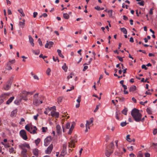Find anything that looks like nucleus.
Returning <instances> with one entry per match:
<instances>
[{
  "label": "nucleus",
  "mask_w": 157,
  "mask_h": 157,
  "mask_svg": "<svg viewBox=\"0 0 157 157\" xmlns=\"http://www.w3.org/2000/svg\"><path fill=\"white\" fill-rule=\"evenodd\" d=\"M130 135H128L126 136V140L129 142H132V140L130 138Z\"/></svg>",
  "instance_id": "e433bc0d"
},
{
  "label": "nucleus",
  "mask_w": 157,
  "mask_h": 157,
  "mask_svg": "<svg viewBox=\"0 0 157 157\" xmlns=\"http://www.w3.org/2000/svg\"><path fill=\"white\" fill-rule=\"evenodd\" d=\"M154 10V9L153 8H152L151 9H150V11H149V14L152 15L153 13V10Z\"/></svg>",
  "instance_id": "052dcab7"
},
{
  "label": "nucleus",
  "mask_w": 157,
  "mask_h": 157,
  "mask_svg": "<svg viewBox=\"0 0 157 157\" xmlns=\"http://www.w3.org/2000/svg\"><path fill=\"white\" fill-rule=\"evenodd\" d=\"M10 94L9 93L2 94L0 96V97L3 99H5L7 96H9Z\"/></svg>",
  "instance_id": "6ab92c4d"
},
{
  "label": "nucleus",
  "mask_w": 157,
  "mask_h": 157,
  "mask_svg": "<svg viewBox=\"0 0 157 157\" xmlns=\"http://www.w3.org/2000/svg\"><path fill=\"white\" fill-rule=\"evenodd\" d=\"M111 146V148L110 149H109L108 147H107L105 150V154L107 157H109L111 155V154L113 152V150L112 149V147L113 146V143H111L110 144Z\"/></svg>",
  "instance_id": "39448f33"
},
{
  "label": "nucleus",
  "mask_w": 157,
  "mask_h": 157,
  "mask_svg": "<svg viewBox=\"0 0 157 157\" xmlns=\"http://www.w3.org/2000/svg\"><path fill=\"white\" fill-rule=\"evenodd\" d=\"M132 117L135 121L137 122L141 121L143 122L144 121V118H142V115L140 112L139 110L136 108L133 109L131 113Z\"/></svg>",
  "instance_id": "f257e3e1"
},
{
  "label": "nucleus",
  "mask_w": 157,
  "mask_h": 157,
  "mask_svg": "<svg viewBox=\"0 0 157 157\" xmlns=\"http://www.w3.org/2000/svg\"><path fill=\"white\" fill-rule=\"evenodd\" d=\"M92 58H90V59H89V61L88 62V63H84V64H83V65H89L90 64L91 62L92 61Z\"/></svg>",
  "instance_id": "de8ad7c7"
},
{
  "label": "nucleus",
  "mask_w": 157,
  "mask_h": 157,
  "mask_svg": "<svg viewBox=\"0 0 157 157\" xmlns=\"http://www.w3.org/2000/svg\"><path fill=\"white\" fill-rule=\"evenodd\" d=\"M11 84L8 83L4 87V89L6 90H8L10 87Z\"/></svg>",
  "instance_id": "a878e982"
},
{
  "label": "nucleus",
  "mask_w": 157,
  "mask_h": 157,
  "mask_svg": "<svg viewBox=\"0 0 157 157\" xmlns=\"http://www.w3.org/2000/svg\"><path fill=\"white\" fill-rule=\"evenodd\" d=\"M40 58H42L43 59H44L45 58H47V56H43V55L42 54H41L39 56Z\"/></svg>",
  "instance_id": "6e6d98bb"
},
{
  "label": "nucleus",
  "mask_w": 157,
  "mask_h": 157,
  "mask_svg": "<svg viewBox=\"0 0 157 157\" xmlns=\"http://www.w3.org/2000/svg\"><path fill=\"white\" fill-rule=\"evenodd\" d=\"M33 153L34 155L37 157L39 155V150L36 148L34 149L33 150Z\"/></svg>",
  "instance_id": "a211bd4d"
},
{
  "label": "nucleus",
  "mask_w": 157,
  "mask_h": 157,
  "mask_svg": "<svg viewBox=\"0 0 157 157\" xmlns=\"http://www.w3.org/2000/svg\"><path fill=\"white\" fill-rule=\"evenodd\" d=\"M136 90V87L135 86H131L129 89L130 92H134Z\"/></svg>",
  "instance_id": "393cba45"
},
{
  "label": "nucleus",
  "mask_w": 157,
  "mask_h": 157,
  "mask_svg": "<svg viewBox=\"0 0 157 157\" xmlns=\"http://www.w3.org/2000/svg\"><path fill=\"white\" fill-rule=\"evenodd\" d=\"M30 74L33 77L34 79L37 80H39L38 76L34 74L33 72H31Z\"/></svg>",
  "instance_id": "b1692460"
},
{
  "label": "nucleus",
  "mask_w": 157,
  "mask_h": 157,
  "mask_svg": "<svg viewBox=\"0 0 157 157\" xmlns=\"http://www.w3.org/2000/svg\"><path fill=\"white\" fill-rule=\"evenodd\" d=\"M21 99H21L20 100H16L14 101V103L15 104L18 105L19 104V103L21 101Z\"/></svg>",
  "instance_id": "37998d69"
},
{
  "label": "nucleus",
  "mask_w": 157,
  "mask_h": 157,
  "mask_svg": "<svg viewBox=\"0 0 157 157\" xmlns=\"http://www.w3.org/2000/svg\"><path fill=\"white\" fill-rule=\"evenodd\" d=\"M51 115L52 117L58 118L59 116V113L58 112H56V110H52L51 112Z\"/></svg>",
  "instance_id": "ddd939ff"
},
{
  "label": "nucleus",
  "mask_w": 157,
  "mask_h": 157,
  "mask_svg": "<svg viewBox=\"0 0 157 157\" xmlns=\"http://www.w3.org/2000/svg\"><path fill=\"white\" fill-rule=\"evenodd\" d=\"M126 151V150L125 148L124 147H120L118 149V151H116L115 152V154L116 155L120 156L122 155L124 152H125Z\"/></svg>",
  "instance_id": "20e7f679"
},
{
  "label": "nucleus",
  "mask_w": 157,
  "mask_h": 157,
  "mask_svg": "<svg viewBox=\"0 0 157 157\" xmlns=\"http://www.w3.org/2000/svg\"><path fill=\"white\" fill-rule=\"evenodd\" d=\"M18 11L21 14L22 16H25V14L22 9L18 10Z\"/></svg>",
  "instance_id": "c9c22d12"
},
{
  "label": "nucleus",
  "mask_w": 157,
  "mask_h": 157,
  "mask_svg": "<svg viewBox=\"0 0 157 157\" xmlns=\"http://www.w3.org/2000/svg\"><path fill=\"white\" fill-rule=\"evenodd\" d=\"M88 66H85L83 68V71H85L86 70H87L88 68Z\"/></svg>",
  "instance_id": "0e129e2a"
},
{
  "label": "nucleus",
  "mask_w": 157,
  "mask_h": 157,
  "mask_svg": "<svg viewBox=\"0 0 157 157\" xmlns=\"http://www.w3.org/2000/svg\"><path fill=\"white\" fill-rule=\"evenodd\" d=\"M53 60L55 61V62H56V61L57 60V61L58 62H59V60L58 59V57H55L54 56L53 57Z\"/></svg>",
  "instance_id": "8fccbe9b"
},
{
  "label": "nucleus",
  "mask_w": 157,
  "mask_h": 157,
  "mask_svg": "<svg viewBox=\"0 0 157 157\" xmlns=\"http://www.w3.org/2000/svg\"><path fill=\"white\" fill-rule=\"evenodd\" d=\"M53 147V145L52 144H51L48 147L47 149L45 150V153L46 154H50L51 153V152L52 150Z\"/></svg>",
  "instance_id": "f8f14e48"
},
{
  "label": "nucleus",
  "mask_w": 157,
  "mask_h": 157,
  "mask_svg": "<svg viewBox=\"0 0 157 157\" xmlns=\"http://www.w3.org/2000/svg\"><path fill=\"white\" fill-rule=\"evenodd\" d=\"M14 99V96H12L10 98L6 101V104L7 105H9Z\"/></svg>",
  "instance_id": "aec40b11"
},
{
  "label": "nucleus",
  "mask_w": 157,
  "mask_h": 157,
  "mask_svg": "<svg viewBox=\"0 0 157 157\" xmlns=\"http://www.w3.org/2000/svg\"><path fill=\"white\" fill-rule=\"evenodd\" d=\"M57 52L59 56L63 58H64V56L61 53V51L59 49L57 50Z\"/></svg>",
  "instance_id": "bb28decb"
},
{
  "label": "nucleus",
  "mask_w": 157,
  "mask_h": 157,
  "mask_svg": "<svg viewBox=\"0 0 157 157\" xmlns=\"http://www.w3.org/2000/svg\"><path fill=\"white\" fill-rule=\"evenodd\" d=\"M70 127V124L69 123H67L65 125V127L67 129H68Z\"/></svg>",
  "instance_id": "09e8293b"
},
{
  "label": "nucleus",
  "mask_w": 157,
  "mask_h": 157,
  "mask_svg": "<svg viewBox=\"0 0 157 157\" xmlns=\"http://www.w3.org/2000/svg\"><path fill=\"white\" fill-rule=\"evenodd\" d=\"M17 109H15L13 110L11 113L10 116L11 117H15L16 115V114L17 112Z\"/></svg>",
  "instance_id": "412c9836"
},
{
  "label": "nucleus",
  "mask_w": 157,
  "mask_h": 157,
  "mask_svg": "<svg viewBox=\"0 0 157 157\" xmlns=\"http://www.w3.org/2000/svg\"><path fill=\"white\" fill-rule=\"evenodd\" d=\"M27 95H28V92L25 91H23L22 92V94L21 95V99L26 101L27 100V98L26 97Z\"/></svg>",
  "instance_id": "9d476101"
},
{
  "label": "nucleus",
  "mask_w": 157,
  "mask_h": 157,
  "mask_svg": "<svg viewBox=\"0 0 157 157\" xmlns=\"http://www.w3.org/2000/svg\"><path fill=\"white\" fill-rule=\"evenodd\" d=\"M127 109L126 108L124 109L122 111V113L125 115H126L127 114Z\"/></svg>",
  "instance_id": "4c0bfd02"
},
{
  "label": "nucleus",
  "mask_w": 157,
  "mask_h": 157,
  "mask_svg": "<svg viewBox=\"0 0 157 157\" xmlns=\"http://www.w3.org/2000/svg\"><path fill=\"white\" fill-rule=\"evenodd\" d=\"M39 116V114H37L36 115H34L33 116V118L35 121H37L38 117Z\"/></svg>",
  "instance_id": "a19ab883"
},
{
  "label": "nucleus",
  "mask_w": 157,
  "mask_h": 157,
  "mask_svg": "<svg viewBox=\"0 0 157 157\" xmlns=\"http://www.w3.org/2000/svg\"><path fill=\"white\" fill-rule=\"evenodd\" d=\"M93 118H91L90 119L89 121H86V129L85 131V132H87L88 131V130L87 129V125H89L90 126H91L93 125Z\"/></svg>",
  "instance_id": "423d86ee"
},
{
  "label": "nucleus",
  "mask_w": 157,
  "mask_h": 157,
  "mask_svg": "<svg viewBox=\"0 0 157 157\" xmlns=\"http://www.w3.org/2000/svg\"><path fill=\"white\" fill-rule=\"evenodd\" d=\"M63 97H59L57 98V102L58 104H60L62 100H63Z\"/></svg>",
  "instance_id": "72a5a7b5"
},
{
  "label": "nucleus",
  "mask_w": 157,
  "mask_h": 157,
  "mask_svg": "<svg viewBox=\"0 0 157 157\" xmlns=\"http://www.w3.org/2000/svg\"><path fill=\"white\" fill-rule=\"evenodd\" d=\"M99 106H100V105H97L96 106V108H95V109L94 110V112L95 113L98 111V109L99 108Z\"/></svg>",
  "instance_id": "864d4df0"
},
{
  "label": "nucleus",
  "mask_w": 157,
  "mask_h": 157,
  "mask_svg": "<svg viewBox=\"0 0 157 157\" xmlns=\"http://www.w3.org/2000/svg\"><path fill=\"white\" fill-rule=\"evenodd\" d=\"M15 59H13V60H10L7 63H9V64H10V63H15Z\"/></svg>",
  "instance_id": "4d7b16f0"
},
{
  "label": "nucleus",
  "mask_w": 157,
  "mask_h": 157,
  "mask_svg": "<svg viewBox=\"0 0 157 157\" xmlns=\"http://www.w3.org/2000/svg\"><path fill=\"white\" fill-rule=\"evenodd\" d=\"M121 32H122L124 34H127V31L126 29L124 28H121Z\"/></svg>",
  "instance_id": "f704fd0d"
},
{
  "label": "nucleus",
  "mask_w": 157,
  "mask_h": 157,
  "mask_svg": "<svg viewBox=\"0 0 157 157\" xmlns=\"http://www.w3.org/2000/svg\"><path fill=\"white\" fill-rule=\"evenodd\" d=\"M38 43H39V45L40 46H42V45H43L42 44V42L41 41V40H40V38H39L38 39Z\"/></svg>",
  "instance_id": "13d9d810"
},
{
  "label": "nucleus",
  "mask_w": 157,
  "mask_h": 157,
  "mask_svg": "<svg viewBox=\"0 0 157 157\" xmlns=\"http://www.w3.org/2000/svg\"><path fill=\"white\" fill-rule=\"evenodd\" d=\"M146 111L147 113L149 114H152V110L150 108H147L146 109Z\"/></svg>",
  "instance_id": "c756f323"
},
{
  "label": "nucleus",
  "mask_w": 157,
  "mask_h": 157,
  "mask_svg": "<svg viewBox=\"0 0 157 157\" xmlns=\"http://www.w3.org/2000/svg\"><path fill=\"white\" fill-rule=\"evenodd\" d=\"M49 109V110H56V107L55 106H53L52 107H51L49 108H48Z\"/></svg>",
  "instance_id": "c03bdc74"
},
{
  "label": "nucleus",
  "mask_w": 157,
  "mask_h": 157,
  "mask_svg": "<svg viewBox=\"0 0 157 157\" xmlns=\"http://www.w3.org/2000/svg\"><path fill=\"white\" fill-rule=\"evenodd\" d=\"M67 144H65L63 145V149L61 154L59 155V157H64V155L66 153L65 151L67 148Z\"/></svg>",
  "instance_id": "9b49d317"
},
{
  "label": "nucleus",
  "mask_w": 157,
  "mask_h": 157,
  "mask_svg": "<svg viewBox=\"0 0 157 157\" xmlns=\"http://www.w3.org/2000/svg\"><path fill=\"white\" fill-rule=\"evenodd\" d=\"M40 141V139L39 138H38L35 141V144L36 145H37L39 143Z\"/></svg>",
  "instance_id": "ea45409f"
},
{
  "label": "nucleus",
  "mask_w": 157,
  "mask_h": 157,
  "mask_svg": "<svg viewBox=\"0 0 157 157\" xmlns=\"http://www.w3.org/2000/svg\"><path fill=\"white\" fill-rule=\"evenodd\" d=\"M14 151V148L13 147H12L10 148L9 150V151L10 153H11L13 152Z\"/></svg>",
  "instance_id": "bf43d9fd"
},
{
  "label": "nucleus",
  "mask_w": 157,
  "mask_h": 157,
  "mask_svg": "<svg viewBox=\"0 0 157 157\" xmlns=\"http://www.w3.org/2000/svg\"><path fill=\"white\" fill-rule=\"evenodd\" d=\"M63 17L65 19H68L69 18V16L67 13H64L63 14Z\"/></svg>",
  "instance_id": "473e14b6"
},
{
  "label": "nucleus",
  "mask_w": 157,
  "mask_h": 157,
  "mask_svg": "<svg viewBox=\"0 0 157 157\" xmlns=\"http://www.w3.org/2000/svg\"><path fill=\"white\" fill-rule=\"evenodd\" d=\"M157 133V129H154L153 131V134L154 135H155Z\"/></svg>",
  "instance_id": "774afa93"
},
{
  "label": "nucleus",
  "mask_w": 157,
  "mask_h": 157,
  "mask_svg": "<svg viewBox=\"0 0 157 157\" xmlns=\"http://www.w3.org/2000/svg\"><path fill=\"white\" fill-rule=\"evenodd\" d=\"M20 134L21 137L25 140H27L28 137L26 132L25 130H21L20 132Z\"/></svg>",
  "instance_id": "0eeeda50"
},
{
  "label": "nucleus",
  "mask_w": 157,
  "mask_h": 157,
  "mask_svg": "<svg viewBox=\"0 0 157 157\" xmlns=\"http://www.w3.org/2000/svg\"><path fill=\"white\" fill-rule=\"evenodd\" d=\"M62 68L65 72L67 71V67L66 66V63H64L62 67Z\"/></svg>",
  "instance_id": "cd10ccee"
},
{
  "label": "nucleus",
  "mask_w": 157,
  "mask_h": 157,
  "mask_svg": "<svg viewBox=\"0 0 157 157\" xmlns=\"http://www.w3.org/2000/svg\"><path fill=\"white\" fill-rule=\"evenodd\" d=\"M94 8L98 10H101V9L100 7L98 6H97L96 7H95Z\"/></svg>",
  "instance_id": "680f3d73"
},
{
  "label": "nucleus",
  "mask_w": 157,
  "mask_h": 157,
  "mask_svg": "<svg viewBox=\"0 0 157 157\" xmlns=\"http://www.w3.org/2000/svg\"><path fill=\"white\" fill-rule=\"evenodd\" d=\"M145 157H150V154L148 153H145Z\"/></svg>",
  "instance_id": "69168bd1"
},
{
  "label": "nucleus",
  "mask_w": 157,
  "mask_h": 157,
  "mask_svg": "<svg viewBox=\"0 0 157 157\" xmlns=\"http://www.w3.org/2000/svg\"><path fill=\"white\" fill-rule=\"evenodd\" d=\"M6 69L8 70H10L12 69V68L9 63H7L6 64Z\"/></svg>",
  "instance_id": "7c9ffc66"
},
{
  "label": "nucleus",
  "mask_w": 157,
  "mask_h": 157,
  "mask_svg": "<svg viewBox=\"0 0 157 157\" xmlns=\"http://www.w3.org/2000/svg\"><path fill=\"white\" fill-rule=\"evenodd\" d=\"M19 147L21 149V153L22 155L26 154L27 150L25 147L30 149L31 148L30 147L29 144L25 142L23 144H21L19 145Z\"/></svg>",
  "instance_id": "7ed1b4c3"
},
{
  "label": "nucleus",
  "mask_w": 157,
  "mask_h": 157,
  "mask_svg": "<svg viewBox=\"0 0 157 157\" xmlns=\"http://www.w3.org/2000/svg\"><path fill=\"white\" fill-rule=\"evenodd\" d=\"M81 95H79L77 99L76 100L77 102L78 103H80L81 101Z\"/></svg>",
  "instance_id": "a18cd8bd"
},
{
  "label": "nucleus",
  "mask_w": 157,
  "mask_h": 157,
  "mask_svg": "<svg viewBox=\"0 0 157 157\" xmlns=\"http://www.w3.org/2000/svg\"><path fill=\"white\" fill-rule=\"evenodd\" d=\"M76 140L75 139H71V140L68 143V147H69L72 148L75 147V144Z\"/></svg>",
  "instance_id": "1a4fd4ad"
},
{
  "label": "nucleus",
  "mask_w": 157,
  "mask_h": 157,
  "mask_svg": "<svg viewBox=\"0 0 157 157\" xmlns=\"http://www.w3.org/2000/svg\"><path fill=\"white\" fill-rule=\"evenodd\" d=\"M51 72V69L50 68H48L47 69L46 71V73L48 75H50V73Z\"/></svg>",
  "instance_id": "58836bf2"
},
{
  "label": "nucleus",
  "mask_w": 157,
  "mask_h": 157,
  "mask_svg": "<svg viewBox=\"0 0 157 157\" xmlns=\"http://www.w3.org/2000/svg\"><path fill=\"white\" fill-rule=\"evenodd\" d=\"M33 129V131H31V130L30 132L31 134H35L37 133V132H36V130L37 129V128L35 126L31 127V130Z\"/></svg>",
  "instance_id": "dca6fc26"
},
{
  "label": "nucleus",
  "mask_w": 157,
  "mask_h": 157,
  "mask_svg": "<svg viewBox=\"0 0 157 157\" xmlns=\"http://www.w3.org/2000/svg\"><path fill=\"white\" fill-rule=\"evenodd\" d=\"M74 76V74L73 73H71L70 75H68L67 77V79L68 80L70 78H72L73 77V76Z\"/></svg>",
  "instance_id": "79ce46f5"
},
{
  "label": "nucleus",
  "mask_w": 157,
  "mask_h": 157,
  "mask_svg": "<svg viewBox=\"0 0 157 157\" xmlns=\"http://www.w3.org/2000/svg\"><path fill=\"white\" fill-rule=\"evenodd\" d=\"M47 127L45 128L44 127H43L42 128V131L43 132H46V129H47Z\"/></svg>",
  "instance_id": "e2e57ef3"
},
{
  "label": "nucleus",
  "mask_w": 157,
  "mask_h": 157,
  "mask_svg": "<svg viewBox=\"0 0 157 157\" xmlns=\"http://www.w3.org/2000/svg\"><path fill=\"white\" fill-rule=\"evenodd\" d=\"M44 97L43 96H38V94H35L33 96V104L35 106H38L42 103Z\"/></svg>",
  "instance_id": "f03ea898"
},
{
  "label": "nucleus",
  "mask_w": 157,
  "mask_h": 157,
  "mask_svg": "<svg viewBox=\"0 0 157 157\" xmlns=\"http://www.w3.org/2000/svg\"><path fill=\"white\" fill-rule=\"evenodd\" d=\"M137 157H143V155L141 153H140L138 154Z\"/></svg>",
  "instance_id": "338daca9"
},
{
  "label": "nucleus",
  "mask_w": 157,
  "mask_h": 157,
  "mask_svg": "<svg viewBox=\"0 0 157 157\" xmlns=\"http://www.w3.org/2000/svg\"><path fill=\"white\" fill-rule=\"evenodd\" d=\"M127 149L130 151H132L133 150V147L132 146L128 147Z\"/></svg>",
  "instance_id": "5fc2aeb1"
},
{
  "label": "nucleus",
  "mask_w": 157,
  "mask_h": 157,
  "mask_svg": "<svg viewBox=\"0 0 157 157\" xmlns=\"http://www.w3.org/2000/svg\"><path fill=\"white\" fill-rule=\"evenodd\" d=\"M29 42L30 43L31 45L33 47L34 45V40L32 37L31 35L29 36Z\"/></svg>",
  "instance_id": "f3484780"
},
{
  "label": "nucleus",
  "mask_w": 157,
  "mask_h": 157,
  "mask_svg": "<svg viewBox=\"0 0 157 157\" xmlns=\"http://www.w3.org/2000/svg\"><path fill=\"white\" fill-rule=\"evenodd\" d=\"M32 125H29L27 124L25 127V128L28 132H30L31 130V127H32Z\"/></svg>",
  "instance_id": "5701e85b"
},
{
  "label": "nucleus",
  "mask_w": 157,
  "mask_h": 157,
  "mask_svg": "<svg viewBox=\"0 0 157 157\" xmlns=\"http://www.w3.org/2000/svg\"><path fill=\"white\" fill-rule=\"evenodd\" d=\"M127 123L126 122H123L121 123V125L122 127H124L126 126L127 124Z\"/></svg>",
  "instance_id": "49530a36"
},
{
  "label": "nucleus",
  "mask_w": 157,
  "mask_h": 157,
  "mask_svg": "<svg viewBox=\"0 0 157 157\" xmlns=\"http://www.w3.org/2000/svg\"><path fill=\"white\" fill-rule=\"evenodd\" d=\"M56 132L58 135H60L62 133L61 128L59 124H57L56 126Z\"/></svg>",
  "instance_id": "2eb2a0df"
},
{
  "label": "nucleus",
  "mask_w": 157,
  "mask_h": 157,
  "mask_svg": "<svg viewBox=\"0 0 157 157\" xmlns=\"http://www.w3.org/2000/svg\"><path fill=\"white\" fill-rule=\"evenodd\" d=\"M32 51L33 53L36 55H38L40 53V51L39 50H37L36 51L34 50H32Z\"/></svg>",
  "instance_id": "2f4dec72"
},
{
  "label": "nucleus",
  "mask_w": 157,
  "mask_h": 157,
  "mask_svg": "<svg viewBox=\"0 0 157 157\" xmlns=\"http://www.w3.org/2000/svg\"><path fill=\"white\" fill-rule=\"evenodd\" d=\"M52 140L51 136L47 137L44 140V145L45 146H48Z\"/></svg>",
  "instance_id": "6e6552de"
},
{
  "label": "nucleus",
  "mask_w": 157,
  "mask_h": 157,
  "mask_svg": "<svg viewBox=\"0 0 157 157\" xmlns=\"http://www.w3.org/2000/svg\"><path fill=\"white\" fill-rule=\"evenodd\" d=\"M73 129V127H72V128H70L69 130V131L68 132V134H71L72 133Z\"/></svg>",
  "instance_id": "3c124183"
},
{
  "label": "nucleus",
  "mask_w": 157,
  "mask_h": 157,
  "mask_svg": "<svg viewBox=\"0 0 157 157\" xmlns=\"http://www.w3.org/2000/svg\"><path fill=\"white\" fill-rule=\"evenodd\" d=\"M25 19H23L22 20V21H20L19 22V25L22 28H23L24 27L25 25Z\"/></svg>",
  "instance_id": "4be33fe9"
},
{
  "label": "nucleus",
  "mask_w": 157,
  "mask_h": 157,
  "mask_svg": "<svg viewBox=\"0 0 157 157\" xmlns=\"http://www.w3.org/2000/svg\"><path fill=\"white\" fill-rule=\"evenodd\" d=\"M144 1H142L140 2H139L138 3V4L141 6H144Z\"/></svg>",
  "instance_id": "603ef678"
},
{
  "label": "nucleus",
  "mask_w": 157,
  "mask_h": 157,
  "mask_svg": "<svg viewBox=\"0 0 157 157\" xmlns=\"http://www.w3.org/2000/svg\"><path fill=\"white\" fill-rule=\"evenodd\" d=\"M120 114V113L119 111H117L116 112V118L117 120H119V115Z\"/></svg>",
  "instance_id": "c85d7f7f"
},
{
  "label": "nucleus",
  "mask_w": 157,
  "mask_h": 157,
  "mask_svg": "<svg viewBox=\"0 0 157 157\" xmlns=\"http://www.w3.org/2000/svg\"><path fill=\"white\" fill-rule=\"evenodd\" d=\"M53 44L54 43L53 42L49 41L48 42L47 41V43L45 45V47L46 48H50L52 46Z\"/></svg>",
  "instance_id": "4468645a"
}]
</instances>
